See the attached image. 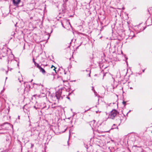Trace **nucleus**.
Instances as JSON below:
<instances>
[{
  "mask_svg": "<svg viewBox=\"0 0 152 152\" xmlns=\"http://www.w3.org/2000/svg\"><path fill=\"white\" fill-rule=\"evenodd\" d=\"M129 37H131V38H132L133 37H136L135 34H134V33L133 31H131L130 34L129 36Z\"/></svg>",
  "mask_w": 152,
  "mask_h": 152,
  "instance_id": "obj_5",
  "label": "nucleus"
},
{
  "mask_svg": "<svg viewBox=\"0 0 152 152\" xmlns=\"http://www.w3.org/2000/svg\"><path fill=\"white\" fill-rule=\"evenodd\" d=\"M64 74H66V72H65V73H64Z\"/></svg>",
  "mask_w": 152,
  "mask_h": 152,
  "instance_id": "obj_42",
  "label": "nucleus"
},
{
  "mask_svg": "<svg viewBox=\"0 0 152 152\" xmlns=\"http://www.w3.org/2000/svg\"><path fill=\"white\" fill-rule=\"evenodd\" d=\"M90 108L89 109H88V110H86L85 111V112H86L87 111H88V110H90Z\"/></svg>",
  "mask_w": 152,
  "mask_h": 152,
  "instance_id": "obj_19",
  "label": "nucleus"
},
{
  "mask_svg": "<svg viewBox=\"0 0 152 152\" xmlns=\"http://www.w3.org/2000/svg\"><path fill=\"white\" fill-rule=\"evenodd\" d=\"M56 68L54 67V68L53 69V70L55 71V72L56 73Z\"/></svg>",
  "mask_w": 152,
  "mask_h": 152,
  "instance_id": "obj_14",
  "label": "nucleus"
},
{
  "mask_svg": "<svg viewBox=\"0 0 152 152\" xmlns=\"http://www.w3.org/2000/svg\"><path fill=\"white\" fill-rule=\"evenodd\" d=\"M106 73H106L105 74H104V75H103V77H104V76L105 75V74H106Z\"/></svg>",
  "mask_w": 152,
  "mask_h": 152,
  "instance_id": "obj_22",
  "label": "nucleus"
},
{
  "mask_svg": "<svg viewBox=\"0 0 152 152\" xmlns=\"http://www.w3.org/2000/svg\"><path fill=\"white\" fill-rule=\"evenodd\" d=\"M28 86L29 87V88L30 87V85H28Z\"/></svg>",
  "mask_w": 152,
  "mask_h": 152,
  "instance_id": "obj_31",
  "label": "nucleus"
},
{
  "mask_svg": "<svg viewBox=\"0 0 152 152\" xmlns=\"http://www.w3.org/2000/svg\"><path fill=\"white\" fill-rule=\"evenodd\" d=\"M43 95H44V96H43L44 97L45 96V94L44 93H43L42 94Z\"/></svg>",
  "mask_w": 152,
  "mask_h": 152,
  "instance_id": "obj_20",
  "label": "nucleus"
},
{
  "mask_svg": "<svg viewBox=\"0 0 152 152\" xmlns=\"http://www.w3.org/2000/svg\"><path fill=\"white\" fill-rule=\"evenodd\" d=\"M144 71H145V70H144H144H142V72H144Z\"/></svg>",
  "mask_w": 152,
  "mask_h": 152,
  "instance_id": "obj_28",
  "label": "nucleus"
},
{
  "mask_svg": "<svg viewBox=\"0 0 152 152\" xmlns=\"http://www.w3.org/2000/svg\"><path fill=\"white\" fill-rule=\"evenodd\" d=\"M62 26H63L64 28H65V27L64 26L63 24H62Z\"/></svg>",
  "mask_w": 152,
  "mask_h": 152,
  "instance_id": "obj_26",
  "label": "nucleus"
},
{
  "mask_svg": "<svg viewBox=\"0 0 152 152\" xmlns=\"http://www.w3.org/2000/svg\"><path fill=\"white\" fill-rule=\"evenodd\" d=\"M52 30H51V32H52Z\"/></svg>",
  "mask_w": 152,
  "mask_h": 152,
  "instance_id": "obj_41",
  "label": "nucleus"
},
{
  "mask_svg": "<svg viewBox=\"0 0 152 152\" xmlns=\"http://www.w3.org/2000/svg\"><path fill=\"white\" fill-rule=\"evenodd\" d=\"M126 102L125 101H123V102H122V103L123 104H124V106H125L126 105Z\"/></svg>",
  "mask_w": 152,
  "mask_h": 152,
  "instance_id": "obj_10",
  "label": "nucleus"
},
{
  "mask_svg": "<svg viewBox=\"0 0 152 152\" xmlns=\"http://www.w3.org/2000/svg\"><path fill=\"white\" fill-rule=\"evenodd\" d=\"M71 42H72V41H71V42H70V43H69L70 44L71 43Z\"/></svg>",
  "mask_w": 152,
  "mask_h": 152,
  "instance_id": "obj_38",
  "label": "nucleus"
},
{
  "mask_svg": "<svg viewBox=\"0 0 152 152\" xmlns=\"http://www.w3.org/2000/svg\"><path fill=\"white\" fill-rule=\"evenodd\" d=\"M12 69V68H11V69H10V71H11Z\"/></svg>",
  "mask_w": 152,
  "mask_h": 152,
  "instance_id": "obj_34",
  "label": "nucleus"
},
{
  "mask_svg": "<svg viewBox=\"0 0 152 152\" xmlns=\"http://www.w3.org/2000/svg\"><path fill=\"white\" fill-rule=\"evenodd\" d=\"M9 140V139H6V140L7 141Z\"/></svg>",
  "mask_w": 152,
  "mask_h": 152,
  "instance_id": "obj_25",
  "label": "nucleus"
},
{
  "mask_svg": "<svg viewBox=\"0 0 152 152\" xmlns=\"http://www.w3.org/2000/svg\"><path fill=\"white\" fill-rule=\"evenodd\" d=\"M86 71H88L87 70H86Z\"/></svg>",
  "mask_w": 152,
  "mask_h": 152,
  "instance_id": "obj_43",
  "label": "nucleus"
},
{
  "mask_svg": "<svg viewBox=\"0 0 152 152\" xmlns=\"http://www.w3.org/2000/svg\"><path fill=\"white\" fill-rule=\"evenodd\" d=\"M8 124V123H7H7H4V124H2L1 125V126H3L4 124Z\"/></svg>",
  "mask_w": 152,
  "mask_h": 152,
  "instance_id": "obj_12",
  "label": "nucleus"
},
{
  "mask_svg": "<svg viewBox=\"0 0 152 152\" xmlns=\"http://www.w3.org/2000/svg\"><path fill=\"white\" fill-rule=\"evenodd\" d=\"M70 45H69L68 46V48H69V47H70Z\"/></svg>",
  "mask_w": 152,
  "mask_h": 152,
  "instance_id": "obj_33",
  "label": "nucleus"
},
{
  "mask_svg": "<svg viewBox=\"0 0 152 152\" xmlns=\"http://www.w3.org/2000/svg\"><path fill=\"white\" fill-rule=\"evenodd\" d=\"M1 133V134H4V133Z\"/></svg>",
  "mask_w": 152,
  "mask_h": 152,
  "instance_id": "obj_37",
  "label": "nucleus"
},
{
  "mask_svg": "<svg viewBox=\"0 0 152 152\" xmlns=\"http://www.w3.org/2000/svg\"><path fill=\"white\" fill-rule=\"evenodd\" d=\"M67 98L69 99H70V98L69 97H67Z\"/></svg>",
  "mask_w": 152,
  "mask_h": 152,
  "instance_id": "obj_27",
  "label": "nucleus"
},
{
  "mask_svg": "<svg viewBox=\"0 0 152 152\" xmlns=\"http://www.w3.org/2000/svg\"><path fill=\"white\" fill-rule=\"evenodd\" d=\"M1 152H6V151H1Z\"/></svg>",
  "mask_w": 152,
  "mask_h": 152,
  "instance_id": "obj_39",
  "label": "nucleus"
},
{
  "mask_svg": "<svg viewBox=\"0 0 152 152\" xmlns=\"http://www.w3.org/2000/svg\"><path fill=\"white\" fill-rule=\"evenodd\" d=\"M85 146L86 148L87 149H88V147L87 145H86V146Z\"/></svg>",
  "mask_w": 152,
  "mask_h": 152,
  "instance_id": "obj_16",
  "label": "nucleus"
},
{
  "mask_svg": "<svg viewBox=\"0 0 152 152\" xmlns=\"http://www.w3.org/2000/svg\"><path fill=\"white\" fill-rule=\"evenodd\" d=\"M32 60H33V62L34 63V64L35 65V66H36L37 68H38L39 67L38 66H40L38 64H37L36 62L34 61V58H33Z\"/></svg>",
  "mask_w": 152,
  "mask_h": 152,
  "instance_id": "obj_7",
  "label": "nucleus"
},
{
  "mask_svg": "<svg viewBox=\"0 0 152 152\" xmlns=\"http://www.w3.org/2000/svg\"><path fill=\"white\" fill-rule=\"evenodd\" d=\"M118 113L115 109L113 110L110 112L109 117L112 119H113Z\"/></svg>",
  "mask_w": 152,
  "mask_h": 152,
  "instance_id": "obj_1",
  "label": "nucleus"
},
{
  "mask_svg": "<svg viewBox=\"0 0 152 152\" xmlns=\"http://www.w3.org/2000/svg\"><path fill=\"white\" fill-rule=\"evenodd\" d=\"M90 72H89V73L88 74V76L89 77H90V73H91V71H89Z\"/></svg>",
  "mask_w": 152,
  "mask_h": 152,
  "instance_id": "obj_18",
  "label": "nucleus"
},
{
  "mask_svg": "<svg viewBox=\"0 0 152 152\" xmlns=\"http://www.w3.org/2000/svg\"><path fill=\"white\" fill-rule=\"evenodd\" d=\"M53 67H55L54 66H53V65H52L51 67V68H52Z\"/></svg>",
  "mask_w": 152,
  "mask_h": 152,
  "instance_id": "obj_21",
  "label": "nucleus"
},
{
  "mask_svg": "<svg viewBox=\"0 0 152 152\" xmlns=\"http://www.w3.org/2000/svg\"><path fill=\"white\" fill-rule=\"evenodd\" d=\"M36 39V40H35V41L37 42V43H39L40 42H42V40H40V41H37V39Z\"/></svg>",
  "mask_w": 152,
  "mask_h": 152,
  "instance_id": "obj_9",
  "label": "nucleus"
},
{
  "mask_svg": "<svg viewBox=\"0 0 152 152\" xmlns=\"http://www.w3.org/2000/svg\"><path fill=\"white\" fill-rule=\"evenodd\" d=\"M32 80H33L32 79V80H31V82H32Z\"/></svg>",
  "mask_w": 152,
  "mask_h": 152,
  "instance_id": "obj_35",
  "label": "nucleus"
},
{
  "mask_svg": "<svg viewBox=\"0 0 152 152\" xmlns=\"http://www.w3.org/2000/svg\"><path fill=\"white\" fill-rule=\"evenodd\" d=\"M102 37H100V38H102Z\"/></svg>",
  "mask_w": 152,
  "mask_h": 152,
  "instance_id": "obj_36",
  "label": "nucleus"
},
{
  "mask_svg": "<svg viewBox=\"0 0 152 152\" xmlns=\"http://www.w3.org/2000/svg\"><path fill=\"white\" fill-rule=\"evenodd\" d=\"M25 49V45H24V46H23V49Z\"/></svg>",
  "mask_w": 152,
  "mask_h": 152,
  "instance_id": "obj_32",
  "label": "nucleus"
},
{
  "mask_svg": "<svg viewBox=\"0 0 152 152\" xmlns=\"http://www.w3.org/2000/svg\"><path fill=\"white\" fill-rule=\"evenodd\" d=\"M69 24H70V22H69Z\"/></svg>",
  "mask_w": 152,
  "mask_h": 152,
  "instance_id": "obj_40",
  "label": "nucleus"
},
{
  "mask_svg": "<svg viewBox=\"0 0 152 152\" xmlns=\"http://www.w3.org/2000/svg\"><path fill=\"white\" fill-rule=\"evenodd\" d=\"M47 36H48V37H47L48 38H50V34L48 33V34H47Z\"/></svg>",
  "mask_w": 152,
  "mask_h": 152,
  "instance_id": "obj_11",
  "label": "nucleus"
},
{
  "mask_svg": "<svg viewBox=\"0 0 152 152\" xmlns=\"http://www.w3.org/2000/svg\"><path fill=\"white\" fill-rule=\"evenodd\" d=\"M66 129H65L64 131L63 132H65L66 131Z\"/></svg>",
  "mask_w": 152,
  "mask_h": 152,
  "instance_id": "obj_30",
  "label": "nucleus"
},
{
  "mask_svg": "<svg viewBox=\"0 0 152 152\" xmlns=\"http://www.w3.org/2000/svg\"><path fill=\"white\" fill-rule=\"evenodd\" d=\"M116 125L115 124H113V128H112L111 129H115V128H116Z\"/></svg>",
  "mask_w": 152,
  "mask_h": 152,
  "instance_id": "obj_8",
  "label": "nucleus"
},
{
  "mask_svg": "<svg viewBox=\"0 0 152 152\" xmlns=\"http://www.w3.org/2000/svg\"><path fill=\"white\" fill-rule=\"evenodd\" d=\"M148 12H149V13H150V12H149V9H148Z\"/></svg>",
  "mask_w": 152,
  "mask_h": 152,
  "instance_id": "obj_23",
  "label": "nucleus"
},
{
  "mask_svg": "<svg viewBox=\"0 0 152 152\" xmlns=\"http://www.w3.org/2000/svg\"><path fill=\"white\" fill-rule=\"evenodd\" d=\"M28 118H29V121H29V123H30V124H29V126H31V124H30L31 122H30V119H29V116H28Z\"/></svg>",
  "mask_w": 152,
  "mask_h": 152,
  "instance_id": "obj_13",
  "label": "nucleus"
},
{
  "mask_svg": "<svg viewBox=\"0 0 152 152\" xmlns=\"http://www.w3.org/2000/svg\"><path fill=\"white\" fill-rule=\"evenodd\" d=\"M131 111V110H129V111L128 112V113H127V114L129 113Z\"/></svg>",
  "mask_w": 152,
  "mask_h": 152,
  "instance_id": "obj_24",
  "label": "nucleus"
},
{
  "mask_svg": "<svg viewBox=\"0 0 152 152\" xmlns=\"http://www.w3.org/2000/svg\"><path fill=\"white\" fill-rule=\"evenodd\" d=\"M13 4L15 6H18L21 0H12Z\"/></svg>",
  "mask_w": 152,
  "mask_h": 152,
  "instance_id": "obj_3",
  "label": "nucleus"
},
{
  "mask_svg": "<svg viewBox=\"0 0 152 152\" xmlns=\"http://www.w3.org/2000/svg\"><path fill=\"white\" fill-rule=\"evenodd\" d=\"M34 108H35L36 109V110H37V109H38V108H37V107H36L35 106H34Z\"/></svg>",
  "mask_w": 152,
  "mask_h": 152,
  "instance_id": "obj_17",
  "label": "nucleus"
},
{
  "mask_svg": "<svg viewBox=\"0 0 152 152\" xmlns=\"http://www.w3.org/2000/svg\"><path fill=\"white\" fill-rule=\"evenodd\" d=\"M38 66L39 67L38 68L39 69L40 72H42L43 74L45 73V71L44 69L41 67L40 66Z\"/></svg>",
  "mask_w": 152,
  "mask_h": 152,
  "instance_id": "obj_4",
  "label": "nucleus"
},
{
  "mask_svg": "<svg viewBox=\"0 0 152 152\" xmlns=\"http://www.w3.org/2000/svg\"><path fill=\"white\" fill-rule=\"evenodd\" d=\"M34 84H35V85H38V86H40V84H36V83H33V85H34Z\"/></svg>",
  "mask_w": 152,
  "mask_h": 152,
  "instance_id": "obj_15",
  "label": "nucleus"
},
{
  "mask_svg": "<svg viewBox=\"0 0 152 152\" xmlns=\"http://www.w3.org/2000/svg\"><path fill=\"white\" fill-rule=\"evenodd\" d=\"M95 121L94 120L90 122V124L91 125V127L93 128L94 127V124L95 123Z\"/></svg>",
  "mask_w": 152,
  "mask_h": 152,
  "instance_id": "obj_6",
  "label": "nucleus"
},
{
  "mask_svg": "<svg viewBox=\"0 0 152 152\" xmlns=\"http://www.w3.org/2000/svg\"><path fill=\"white\" fill-rule=\"evenodd\" d=\"M7 72H8V71H6V74H7Z\"/></svg>",
  "mask_w": 152,
  "mask_h": 152,
  "instance_id": "obj_29",
  "label": "nucleus"
},
{
  "mask_svg": "<svg viewBox=\"0 0 152 152\" xmlns=\"http://www.w3.org/2000/svg\"><path fill=\"white\" fill-rule=\"evenodd\" d=\"M62 94L61 90H59L56 93V98L58 100H60L61 98H62L61 97V94Z\"/></svg>",
  "mask_w": 152,
  "mask_h": 152,
  "instance_id": "obj_2",
  "label": "nucleus"
}]
</instances>
